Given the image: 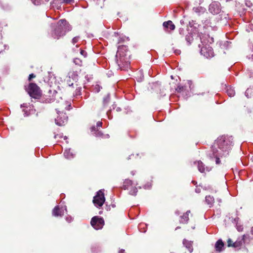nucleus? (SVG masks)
Here are the masks:
<instances>
[{"label": "nucleus", "instance_id": "obj_1", "mask_svg": "<svg viewBox=\"0 0 253 253\" xmlns=\"http://www.w3.org/2000/svg\"><path fill=\"white\" fill-rule=\"evenodd\" d=\"M233 145V138L232 136H222L218 138L211 150L208 154L211 160H215L217 165L220 164V158L228 154Z\"/></svg>", "mask_w": 253, "mask_h": 253}, {"label": "nucleus", "instance_id": "obj_38", "mask_svg": "<svg viewBox=\"0 0 253 253\" xmlns=\"http://www.w3.org/2000/svg\"><path fill=\"white\" fill-rule=\"evenodd\" d=\"M23 111L24 112L25 116H27L29 115V113H28V110L27 109H24Z\"/></svg>", "mask_w": 253, "mask_h": 253}, {"label": "nucleus", "instance_id": "obj_7", "mask_svg": "<svg viewBox=\"0 0 253 253\" xmlns=\"http://www.w3.org/2000/svg\"><path fill=\"white\" fill-rule=\"evenodd\" d=\"M90 224L96 230L101 229L104 225V221L102 217L95 216L91 218Z\"/></svg>", "mask_w": 253, "mask_h": 253}, {"label": "nucleus", "instance_id": "obj_51", "mask_svg": "<svg viewBox=\"0 0 253 253\" xmlns=\"http://www.w3.org/2000/svg\"><path fill=\"white\" fill-rule=\"evenodd\" d=\"M251 232L252 234L253 235V227H252Z\"/></svg>", "mask_w": 253, "mask_h": 253}, {"label": "nucleus", "instance_id": "obj_13", "mask_svg": "<svg viewBox=\"0 0 253 253\" xmlns=\"http://www.w3.org/2000/svg\"><path fill=\"white\" fill-rule=\"evenodd\" d=\"M197 167L200 172L203 173L205 171L206 168L205 165L201 161L197 162ZM206 170L208 171L210 170V169L208 167H206Z\"/></svg>", "mask_w": 253, "mask_h": 253}, {"label": "nucleus", "instance_id": "obj_14", "mask_svg": "<svg viewBox=\"0 0 253 253\" xmlns=\"http://www.w3.org/2000/svg\"><path fill=\"white\" fill-rule=\"evenodd\" d=\"M163 26L164 28L170 30H173L175 29V25L173 24L171 21H168L163 23Z\"/></svg>", "mask_w": 253, "mask_h": 253}, {"label": "nucleus", "instance_id": "obj_23", "mask_svg": "<svg viewBox=\"0 0 253 253\" xmlns=\"http://www.w3.org/2000/svg\"><path fill=\"white\" fill-rule=\"evenodd\" d=\"M193 9L197 13H204L206 10V9L202 6L194 7Z\"/></svg>", "mask_w": 253, "mask_h": 253}, {"label": "nucleus", "instance_id": "obj_9", "mask_svg": "<svg viewBox=\"0 0 253 253\" xmlns=\"http://www.w3.org/2000/svg\"><path fill=\"white\" fill-rule=\"evenodd\" d=\"M221 5L219 2L213 1L209 5V11L212 14H219L221 11Z\"/></svg>", "mask_w": 253, "mask_h": 253}, {"label": "nucleus", "instance_id": "obj_58", "mask_svg": "<svg viewBox=\"0 0 253 253\" xmlns=\"http://www.w3.org/2000/svg\"><path fill=\"white\" fill-rule=\"evenodd\" d=\"M107 137H109V134L106 135Z\"/></svg>", "mask_w": 253, "mask_h": 253}, {"label": "nucleus", "instance_id": "obj_35", "mask_svg": "<svg viewBox=\"0 0 253 253\" xmlns=\"http://www.w3.org/2000/svg\"><path fill=\"white\" fill-rule=\"evenodd\" d=\"M245 4L247 5V6H248L249 7H251L252 6V5H253V4L251 2V1H249V0H246V2H245Z\"/></svg>", "mask_w": 253, "mask_h": 253}, {"label": "nucleus", "instance_id": "obj_60", "mask_svg": "<svg viewBox=\"0 0 253 253\" xmlns=\"http://www.w3.org/2000/svg\"><path fill=\"white\" fill-rule=\"evenodd\" d=\"M46 1H49V0H45Z\"/></svg>", "mask_w": 253, "mask_h": 253}, {"label": "nucleus", "instance_id": "obj_31", "mask_svg": "<svg viewBox=\"0 0 253 253\" xmlns=\"http://www.w3.org/2000/svg\"><path fill=\"white\" fill-rule=\"evenodd\" d=\"M72 109L71 103L70 102L66 103V106L65 107V109L66 110H70Z\"/></svg>", "mask_w": 253, "mask_h": 253}, {"label": "nucleus", "instance_id": "obj_57", "mask_svg": "<svg viewBox=\"0 0 253 253\" xmlns=\"http://www.w3.org/2000/svg\"><path fill=\"white\" fill-rule=\"evenodd\" d=\"M131 173H132V175H134V173H133V172L132 171L131 172Z\"/></svg>", "mask_w": 253, "mask_h": 253}, {"label": "nucleus", "instance_id": "obj_15", "mask_svg": "<svg viewBox=\"0 0 253 253\" xmlns=\"http://www.w3.org/2000/svg\"><path fill=\"white\" fill-rule=\"evenodd\" d=\"M190 213V211H187L181 217L180 223H187L189 220V214Z\"/></svg>", "mask_w": 253, "mask_h": 253}, {"label": "nucleus", "instance_id": "obj_37", "mask_svg": "<svg viewBox=\"0 0 253 253\" xmlns=\"http://www.w3.org/2000/svg\"><path fill=\"white\" fill-rule=\"evenodd\" d=\"M195 191L197 193H200L201 192V188L198 186H196Z\"/></svg>", "mask_w": 253, "mask_h": 253}, {"label": "nucleus", "instance_id": "obj_41", "mask_svg": "<svg viewBox=\"0 0 253 253\" xmlns=\"http://www.w3.org/2000/svg\"><path fill=\"white\" fill-rule=\"evenodd\" d=\"M145 225L144 224H143V223H141V224H140L139 225L138 228H139V230H140V231L141 232H145L146 231V230H143V231H141V227L142 226H145Z\"/></svg>", "mask_w": 253, "mask_h": 253}, {"label": "nucleus", "instance_id": "obj_12", "mask_svg": "<svg viewBox=\"0 0 253 253\" xmlns=\"http://www.w3.org/2000/svg\"><path fill=\"white\" fill-rule=\"evenodd\" d=\"M224 243L221 240H218L215 244V249L217 252H220L223 250Z\"/></svg>", "mask_w": 253, "mask_h": 253}, {"label": "nucleus", "instance_id": "obj_24", "mask_svg": "<svg viewBox=\"0 0 253 253\" xmlns=\"http://www.w3.org/2000/svg\"><path fill=\"white\" fill-rule=\"evenodd\" d=\"M101 88H102L101 86H100L99 84H96L93 86L92 90V91H93L94 92L98 93L100 91V90Z\"/></svg>", "mask_w": 253, "mask_h": 253}, {"label": "nucleus", "instance_id": "obj_4", "mask_svg": "<svg viewBox=\"0 0 253 253\" xmlns=\"http://www.w3.org/2000/svg\"><path fill=\"white\" fill-rule=\"evenodd\" d=\"M199 37L202 45H203L201 48V54L207 58L213 57V51L212 47L207 45L208 42L207 39L209 38L208 35L201 34L199 35Z\"/></svg>", "mask_w": 253, "mask_h": 253}, {"label": "nucleus", "instance_id": "obj_42", "mask_svg": "<svg viewBox=\"0 0 253 253\" xmlns=\"http://www.w3.org/2000/svg\"><path fill=\"white\" fill-rule=\"evenodd\" d=\"M36 76L34 74H31L29 75V80L30 81L32 78H35Z\"/></svg>", "mask_w": 253, "mask_h": 253}, {"label": "nucleus", "instance_id": "obj_49", "mask_svg": "<svg viewBox=\"0 0 253 253\" xmlns=\"http://www.w3.org/2000/svg\"><path fill=\"white\" fill-rule=\"evenodd\" d=\"M192 182L193 183L194 185H196L197 183V182L196 181L193 180Z\"/></svg>", "mask_w": 253, "mask_h": 253}, {"label": "nucleus", "instance_id": "obj_3", "mask_svg": "<svg viewBox=\"0 0 253 253\" xmlns=\"http://www.w3.org/2000/svg\"><path fill=\"white\" fill-rule=\"evenodd\" d=\"M71 29V26L65 19L60 20L57 23V27L51 33L52 37L54 39H59Z\"/></svg>", "mask_w": 253, "mask_h": 253}, {"label": "nucleus", "instance_id": "obj_34", "mask_svg": "<svg viewBox=\"0 0 253 253\" xmlns=\"http://www.w3.org/2000/svg\"><path fill=\"white\" fill-rule=\"evenodd\" d=\"M35 5H39L41 3V0H31Z\"/></svg>", "mask_w": 253, "mask_h": 253}, {"label": "nucleus", "instance_id": "obj_20", "mask_svg": "<svg viewBox=\"0 0 253 253\" xmlns=\"http://www.w3.org/2000/svg\"><path fill=\"white\" fill-rule=\"evenodd\" d=\"M226 93L229 96L232 97L235 95V92L233 88L231 87H228L226 89Z\"/></svg>", "mask_w": 253, "mask_h": 253}, {"label": "nucleus", "instance_id": "obj_27", "mask_svg": "<svg viewBox=\"0 0 253 253\" xmlns=\"http://www.w3.org/2000/svg\"><path fill=\"white\" fill-rule=\"evenodd\" d=\"M185 40L189 44L191 43V41H193V38L191 35L189 34L186 36Z\"/></svg>", "mask_w": 253, "mask_h": 253}, {"label": "nucleus", "instance_id": "obj_2", "mask_svg": "<svg viewBox=\"0 0 253 253\" xmlns=\"http://www.w3.org/2000/svg\"><path fill=\"white\" fill-rule=\"evenodd\" d=\"M127 46L121 45L118 47L116 55V62L121 70H126L129 66V56L127 55Z\"/></svg>", "mask_w": 253, "mask_h": 253}, {"label": "nucleus", "instance_id": "obj_10", "mask_svg": "<svg viewBox=\"0 0 253 253\" xmlns=\"http://www.w3.org/2000/svg\"><path fill=\"white\" fill-rule=\"evenodd\" d=\"M64 210L66 211V207L60 208L59 206H57L53 209L52 211V214L55 216H62L64 214Z\"/></svg>", "mask_w": 253, "mask_h": 253}, {"label": "nucleus", "instance_id": "obj_55", "mask_svg": "<svg viewBox=\"0 0 253 253\" xmlns=\"http://www.w3.org/2000/svg\"><path fill=\"white\" fill-rule=\"evenodd\" d=\"M117 111H119L120 110V108H118L117 109Z\"/></svg>", "mask_w": 253, "mask_h": 253}, {"label": "nucleus", "instance_id": "obj_17", "mask_svg": "<svg viewBox=\"0 0 253 253\" xmlns=\"http://www.w3.org/2000/svg\"><path fill=\"white\" fill-rule=\"evenodd\" d=\"M64 155L65 157L67 159H71L73 158L74 156V154L73 152H71V149H67L64 152Z\"/></svg>", "mask_w": 253, "mask_h": 253}, {"label": "nucleus", "instance_id": "obj_5", "mask_svg": "<svg viewBox=\"0 0 253 253\" xmlns=\"http://www.w3.org/2000/svg\"><path fill=\"white\" fill-rule=\"evenodd\" d=\"M26 90L29 95L32 98L37 99L41 96L40 88L35 83H30Z\"/></svg>", "mask_w": 253, "mask_h": 253}, {"label": "nucleus", "instance_id": "obj_18", "mask_svg": "<svg viewBox=\"0 0 253 253\" xmlns=\"http://www.w3.org/2000/svg\"><path fill=\"white\" fill-rule=\"evenodd\" d=\"M245 95L248 98H251L253 97V87L248 88L245 92Z\"/></svg>", "mask_w": 253, "mask_h": 253}, {"label": "nucleus", "instance_id": "obj_52", "mask_svg": "<svg viewBox=\"0 0 253 253\" xmlns=\"http://www.w3.org/2000/svg\"><path fill=\"white\" fill-rule=\"evenodd\" d=\"M179 228H180V227H179V226H178V227H177L175 228V230H176L177 229H179Z\"/></svg>", "mask_w": 253, "mask_h": 253}, {"label": "nucleus", "instance_id": "obj_50", "mask_svg": "<svg viewBox=\"0 0 253 253\" xmlns=\"http://www.w3.org/2000/svg\"><path fill=\"white\" fill-rule=\"evenodd\" d=\"M238 229V230L239 231H241L243 229V228H240V227H239L237 228Z\"/></svg>", "mask_w": 253, "mask_h": 253}, {"label": "nucleus", "instance_id": "obj_6", "mask_svg": "<svg viewBox=\"0 0 253 253\" xmlns=\"http://www.w3.org/2000/svg\"><path fill=\"white\" fill-rule=\"evenodd\" d=\"M105 201L103 190L98 191L93 197V203L95 207L100 208L102 206Z\"/></svg>", "mask_w": 253, "mask_h": 253}, {"label": "nucleus", "instance_id": "obj_19", "mask_svg": "<svg viewBox=\"0 0 253 253\" xmlns=\"http://www.w3.org/2000/svg\"><path fill=\"white\" fill-rule=\"evenodd\" d=\"M132 182L131 180L129 179H126L124 182L123 187L124 189H128V187L132 185Z\"/></svg>", "mask_w": 253, "mask_h": 253}, {"label": "nucleus", "instance_id": "obj_8", "mask_svg": "<svg viewBox=\"0 0 253 253\" xmlns=\"http://www.w3.org/2000/svg\"><path fill=\"white\" fill-rule=\"evenodd\" d=\"M56 111L58 116L55 119V123L60 126L64 125L67 122L68 117L65 113L60 112L58 109H56Z\"/></svg>", "mask_w": 253, "mask_h": 253}, {"label": "nucleus", "instance_id": "obj_30", "mask_svg": "<svg viewBox=\"0 0 253 253\" xmlns=\"http://www.w3.org/2000/svg\"><path fill=\"white\" fill-rule=\"evenodd\" d=\"M79 39H80V37H79V36H77V37H74L72 39V44H73L74 45L75 43L78 42L79 41Z\"/></svg>", "mask_w": 253, "mask_h": 253}, {"label": "nucleus", "instance_id": "obj_29", "mask_svg": "<svg viewBox=\"0 0 253 253\" xmlns=\"http://www.w3.org/2000/svg\"><path fill=\"white\" fill-rule=\"evenodd\" d=\"M110 100V96L109 95H107L103 99V105L104 106L106 105Z\"/></svg>", "mask_w": 253, "mask_h": 253}, {"label": "nucleus", "instance_id": "obj_39", "mask_svg": "<svg viewBox=\"0 0 253 253\" xmlns=\"http://www.w3.org/2000/svg\"><path fill=\"white\" fill-rule=\"evenodd\" d=\"M74 1V0H63V2L65 3H70Z\"/></svg>", "mask_w": 253, "mask_h": 253}, {"label": "nucleus", "instance_id": "obj_21", "mask_svg": "<svg viewBox=\"0 0 253 253\" xmlns=\"http://www.w3.org/2000/svg\"><path fill=\"white\" fill-rule=\"evenodd\" d=\"M245 237V235H244L242 237V239L240 241H237L233 243V246L234 247H239L242 245V242L244 240V238Z\"/></svg>", "mask_w": 253, "mask_h": 253}, {"label": "nucleus", "instance_id": "obj_46", "mask_svg": "<svg viewBox=\"0 0 253 253\" xmlns=\"http://www.w3.org/2000/svg\"><path fill=\"white\" fill-rule=\"evenodd\" d=\"M251 29L253 30V18L252 20V25L251 26Z\"/></svg>", "mask_w": 253, "mask_h": 253}, {"label": "nucleus", "instance_id": "obj_28", "mask_svg": "<svg viewBox=\"0 0 253 253\" xmlns=\"http://www.w3.org/2000/svg\"><path fill=\"white\" fill-rule=\"evenodd\" d=\"M186 89V87L181 86L180 85H178L177 88H176V91L178 92H181L184 91Z\"/></svg>", "mask_w": 253, "mask_h": 253}, {"label": "nucleus", "instance_id": "obj_56", "mask_svg": "<svg viewBox=\"0 0 253 253\" xmlns=\"http://www.w3.org/2000/svg\"><path fill=\"white\" fill-rule=\"evenodd\" d=\"M73 85V84H69L70 86Z\"/></svg>", "mask_w": 253, "mask_h": 253}, {"label": "nucleus", "instance_id": "obj_40", "mask_svg": "<svg viewBox=\"0 0 253 253\" xmlns=\"http://www.w3.org/2000/svg\"><path fill=\"white\" fill-rule=\"evenodd\" d=\"M107 115L109 119H111L112 118V117L111 116V110H109L108 111H107Z\"/></svg>", "mask_w": 253, "mask_h": 253}, {"label": "nucleus", "instance_id": "obj_54", "mask_svg": "<svg viewBox=\"0 0 253 253\" xmlns=\"http://www.w3.org/2000/svg\"><path fill=\"white\" fill-rule=\"evenodd\" d=\"M76 76H77V75H74V78H75V79H76Z\"/></svg>", "mask_w": 253, "mask_h": 253}, {"label": "nucleus", "instance_id": "obj_26", "mask_svg": "<svg viewBox=\"0 0 253 253\" xmlns=\"http://www.w3.org/2000/svg\"><path fill=\"white\" fill-rule=\"evenodd\" d=\"M73 62L76 65H77L79 66H81L82 65V61L80 58H75L74 59Z\"/></svg>", "mask_w": 253, "mask_h": 253}, {"label": "nucleus", "instance_id": "obj_32", "mask_svg": "<svg viewBox=\"0 0 253 253\" xmlns=\"http://www.w3.org/2000/svg\"><path fill=\"white\" fill-rule=\"evenodd\" d=\"M80 53L82 55H83L84 57H86L87 53L85 51H84L81 48L80 49Z\"/></svg>", "mask_w": 253, "mask_h": 253}, {"label": "nucleus", "instance_id": "obj_43", "mask_svg": "<svg viewBox=\"0 0 253 253\" xmlns=\"http://www.w3.org/2000/svg\"><path fill=\"white\" fill-rule=\"evenodd\" d=\"M102 123L101 122H98L96 124L97 127H101L102 126Z\"/></svg>", "mask_w": 253, "mask_h": 253}, {"label": "nucleus", "instance_id": "obj_48", "mask_svg": "<svg viewBox=\"0 0 253 253\" xmlns=\"http://www.w3.org/2000/svg\"><path fill=\"white\" fill-rule=\"evenodd\" d=\"M175 52L176 54H180V51L179 50H176Z\"/></svg>", "mask_w": 253, "mask_h": 253}, {"label": "nucleus", "instance_id": "obj_22", "mask_svg": "<svg viewBox=\"0 0 253 253\" xmlns=\"http://www.w3.org/2000/svg\"><path fill=\"white\" fill-rule=\"evenodd\" d=\"M91 131H95V132L94 133V135L97 137H102L103 135V134L99 131H96V126H93L91 127Z\"/></svg>", "mask_w": 253, "mask_h": 253}, {"label": "nucleus", "instance_id": "obj_11", "mask_svg": "<svg viewBox=\"0 0 253 253\" xmlns=\"http://www.w3.org/2000/svg\"><path fill=\"white\" fill-rule=\"evenodd\" d=\"M183 246L188 250L190 253H192L193 251V242L187 240L185 239L183 240Z\"/></svg>", "mask_w": 253, "mask_h": 253}, {"label": "nucleus", "instance_id": "obj_53", "mask_svg": "<svg viewBox=\"0 0 253 253\" xmlns=\"http://www.w3.org/2000/svg\"><path fill=\"white\" fill-rule=\"evenodd\" d=\"M76 47H79V45L77 44V45H76Z\"/></svg>", "mask_w": 253, "mask_h": 253}, {"label": "nucleus", "instance_id": "obj_16", "mask_svg": "<svg viewBox=\"0 0 253 253\" xmlns=\"http://www.w3.org/2000/svg\"><path fill=\"white\" fill-rule=\"evenodd\" d=\"M205 202L207 204L210 205V207H211L214 202V199L212 196L210 195L206 196L205 197Z\"/></svg>", "mask_w": 253, "mask_h": 253}, {"label": "nucleus", "instance_id": "obj_47", "mask_svg": "<svg viewBox=\"0 0 253 253\" xmlns=\"http://www.w3.org/2000/svg\"><path fill=\"white\" fill-rule=\"evenodd\" d=\"M27 106V104H23V105H21V107L22 108V107H26Z\"/></svg>", "mask_w": 253, "mask_h": 253}, {"label": "nucleus", "instance_id": "obj_25", "mask_svg": "<svg viewBox=\"0 0 253 253\" xmlns=\"http://www.w3.org/2000/svg\"><path fill=\"white\" fill-rule=\"evenodd\" d=\"M81 90H82V88L81 87H77L76 89L75 92L74 93V96H77L81 95Z\"/></svg>", "mask_w": 253, "mask_h": 253}, {"label": "nucleus", "instance_id": "obj_45", "mask_svg": "<svg viewBox=\"0 0 253 253\" xmlns=\"http://www.w3.org/2000/svg\"><path fill=\"white\" fill-rule=\"evenodd\" d=\"M184 30L183 29H180L179 30V32H180V34H182V32L184 33Z\"/></svg>", "mask_w": 253, "mask_h": 253}, {"label": "nucleus", "instance_id": "obj_36", "mask_svg": "<svg viewBox=\"0 0 253 253\" xmlns=\"http://www.w3.org/2000/svg\"><path fill=\"white\" fill-rule=\"evenodd\" d=\"M228 246V247H232L233 246V242L230 239H229L227 241Z\"/></svg>", "mask_w": 253, "mask_h": 253}, {"label": "nucleus", "instance_id": "obj_59", "mask_svg": "<svg viewBox=\"0 0 253 253\" xmlns=\"http://www.w3.org/2000/svg\"><path fill=\"white\" fill-rule=\"evenodd\" d=\"M218 201H219V202H221V200H220H220H219Z\"/></svg>", "mask_w": 253, "mask_h": 253}, {"label": "nucleus", "instance_id": "obj_44", "mask_svg": "<svg viewBox=\"0 0 253 253\" xmlns=\"http://www.w3.org/2000/svg\"><path fill=\"white\" fill-rule=\"evenodd\" d=\"M66 219L68 222H70L72 220V218L71 217H67Z\"/></svg>", "mask_w": 253, "mask_h": 253}, {"label": "nucleus", "instance_id": "obj_33", "mask_svg": "<svg viewBox=\"0 0 253 253\" xmlns=\"http://www.w3.org/2000/svg\"><path fill=\"white\" fill-rule=\"evenodd\" d=\"M137 192V190L136 188H134L133 189L131 190L129 192V193H130V194H131L132 195H136Z\"/></svg>", "mask_w": 253, "mask_h": 253}]
</instances>
